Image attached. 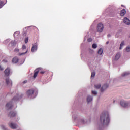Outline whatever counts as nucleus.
Instances as JSON below:
<instances>
[{"mask_svg": "<svg viewBox=\"0 0 130 130\" xmlns=\"http://www.w3.org/2000/svg\"><path fill=\"white\" fill-rule=\"evenodd\" d=\"M100 120L103 125H108L110 119L109 118V113L108 112H103L101 115Z\"/></svg>", "mask_w": 130, "mask_h": 130, "instance_id": "f257e3e1", "label": "nucleus"}, {"mask_svg": "<svg viewBox=\"0 0 130 130\" xmlns=\"http://www.w3.org/2000/svg\"><path fill=\"white\" fill-rule=\"evenodd\" d=\"M103 24H102L101 23H99L97 27V30L98 31H99L100 33H101L102 31H103L104 29Z\"/></svg>", "mask_w": 130, "mask_h": 130, "instance_id": "f03ea898", "label": "nucleus"}, {"mask_svg": "<svg viewBox=\"0 0 130 130\" xmlns=\"http://www.w3.org/2000/svg\"><path fill=\"white\" fill-rule=\"evenodd\" d=\"M120 105L122 106V107H127L128 105H129V103L128 102H125L122 100L120 102Z\"/></svg>", "mask_w": 130, "mask_h": 130, "instance_id": "7ed1b4c3", "label": "nucleus"}, {"mask_svg": "<svg viewBox=\"0 0 130 130\" xmlns=\"http://www.w3.org/2000/svg\"><path fill=\"white\" fill-rule=\"evenodd\" d=\"M16 115H17V113H16V112H14V111H11L8 114V116L10 118H12L13 117H15Z\"/></svg>", "mask_w": 130, "mask_h": 130, "instance_id": "20e7f679", "label": "nucleus"}, {"mask_svg": "<svg viewBox=\"0 0 130 130\" xmlns=\"http://www.w3.org/2000/svg\"><path fill=\"white\" fill-rule=\"evenodd\" d=\"M8 125L10 126V128H12V129H16V128L18 127V125L14 123H11L10 124H8Z\"/></svg>", "mask_w": 130, "mask_h": 130, "instance_id": "39448f33", "label": "nucleus"}, {"mask_svg": "<svg viewBox=\"0 0 130 130\" xmlns=\"http://www.w3.org/2000/svg\"><path fill=\"white\" fill-rule=\"evenodd\" d=\"M34 93V89H30L28 90L26 92V95L28 97H31L32 95Z\"/></svg>", "mask_w": 130, "mask_h": 130, "instance_id": "423d86ee", "label": "nucleus"}, {"mask_svg": "<svg viewBox=\"0 0 130 130\" xmlns=\"http://www.w3.org/2000/svg\"><path fill=\"white\" fill-rule=\"evenodd\" d=\"M6 83L7 86H12L13 85V82H12V80H10V78L8 77L5 79Z\"/></svg>", "mask_w": 130, "mask_h": 130, "instance_id": "0eeeda50", "label": "nucleus"}, {"mask_svg": "<svg viewBox=\"0 0 130 130\" xmlns=\"http://www.w3.org/2000/svg\"><path fill=\"white\" fill-rule=\"evenodd\" d=\"M40 71H41V68H39L36 69L35 73L34 74V78H35L37 77V75H38V73H39Z\"/></svg>", "mask_w": 130, "mask_h": 130, "instance_id": "6e6552de", "label": "nucleus"}, {"mask_svg": "<svg viewBox=\"0 0 130 130\" xmlns=\"http://www.w3.org/2000/svg\"><path fill=\"white\" fill-rule=\"evenodd\" d=\"M38 46V45H37V43H35L33 45L31 48L32 52H34V51H36V50H37Z\"/></svg>", "mask_w": 130, "mask_h": 130, "instance_id": "1a4fd4ad", "label": "nucleus"}, {"mask_svg": "<svg viewBox=\"0 0 130 130\" xmlns=\"http://www.w3.org/2000/svg\"><path fill=\"white\" fill-rule=\"evenodd\" d=\"M108 84H104L101 88V91L104 92V90H106L108 88Z\"/></svg>", "mask_w": 130, "mask_h": 130, "instance_id": "9d476101", "label": "nucleus"}, {"mask_svg": "<svg viewBox=\"0 0 130 130\" xmlns=\"http://www.w3.org/2000/svg\"><path fill=\"white\" fill-rule=\"evenodd\" d=\"M5 76L9 77L10 76V68L6 69L4 71Z\"/></svg>", "mask_w": 130, "mask_h": 130, "instance_id": "9b49d317", "label": "nucleus"}, {"mask_svg": "<svg viewBox=\"0 0 130 130\" xmlns=\"http://www.w3.org/2000/svg\"><path fill=\"white\" fill-rule=\"evenodd\" d=\"M6 107H8L9 109H11L13 107V103L12 102H9L6 105Z\"/></svg>", "mask_w": 130, "mask_h": 130, "instance_id": "f8f14e48", "label": "nucleus"}, {"mask_svg": "<svg viewBox=\"0 0 130 130\" xmlns=\"http://www.w3.org/2000/svg\"><path fill=\"white\" fill-rule=\"evenodd\" d=\"M124 23L126 24V25H130V20L128 18L125 17L124 18Z\"/></svg>", "mask_w": 130, "mask_h": 130, "instance_id": "ddd939ff", "label": "nucleus"}, {"mask_svg": "<svg viewBox=\"0 0 130 130\" xmlns=\"http://www.w3.org/2000/svg\"><path fill=\"white\" fill-rule=\"evenodd\" d=\"M12 62H13V63H17V62H19V58L17 57H15L12 59Z\"/></svg>", "mask_w": 130, "mask_h": 130, "instance_id": "4468645a", "label": "nucleus"}, {"mask_svg": "<svg viewBox=\"0 0 130 130\" xmlns=\"http://www.w3.org/2000/svg\"><path fill=\"white\" fill-rule=\"evenodd\" d=\"M120 58V53H117L115 56V60H118Z\"/></svg>", "mask_w": 130, "mask_h": 130, "instance_id": "2eb2a0df", "label": "nucleus"}, {"mask_svg": "<svg viewBox=\"0 0 130 130\" xmlns=\"http://www.w3.org/2000/svg\"><path fill=\"white\" fill-rule=\"evenodd\" d=\"M93 100V96H88L87 98V102H91Z\"/></svg>", "mask_w": 130, "mask_h": 130, "instance_id": "dca6fc26", "label": "nucleus"}, {"mask_svg": "<svg viewBox=\"0 0 130 130\" xmlns=\"http://www.w3.org/2000/svg\"><path fill=\"white\" fill-rule=\"evenodd\" d=\"M126 11L124 9L122 10L120 12V16L123 17L125 15Z\"/></svg>", "mask_w": 130, "mask_h": 130, "instance_id": "f3484780", "label": "nucleus"}, {"mask_svg": "<svg viewBox=\"0 0 130 130\" xmlns=\"http://www.w3.org/2000/svg\"><path fill=\"white\" fill-rule=\"evenodd\" d=\"M18 100H19V96H14L13 99H12V101H18Z\"/></svg>", "mask_w": 130, "mask_h": 130, "instance_id": "a211bd4d", "label": "nucleus"}, {"mask_svg": "<svg viewBox=\"0 0 130 130\" xmlns=\"http://www.w3.org/2000/svg\"><path fill=\"white\" fill-rule=\"evenodd\" d=\"M102 53H103V50L102 49V48H101L98 50V54H100V55H101Z\"/></svg>", "mask_w": 130, "mask_h": 130, "instance_id": "6ab92c4d", "label": "nucleus"}, {"mask_svg": "<svg viewBox=\"0 0 130 130\" xmlns=\"http://www.w3.org/2000/svg\"><path fill=\"white\" fill-rule=\"evenodd\" d=\"M94 87L95 89H100V88H101V84H96L94 85Z\"/></svg>", "mask_w": 130, "mask_h": 130, "instance_id": "aec40b11", "label": "nucleus"}, {"mask_svg": "<svg viewBox=\"0 0 130 130\" xmlns=\"http://www.w3.org/2000/svg\"><path fill=\"white\" fill-rule=\"evenodd\" d=\"M27 52H28V50H27L25 52L23 53H19L18 54L19 56H21L22 55H24V54H26V53H27Z\"/></svg>", "mask_w": 130, "mask_h": 130, "instance_id": "412c9836", "label": "nucleus"}, {"mask_svg": "<svg viewBox=\"0 0 130 130\" xmlns=\"http://www.w3.org/2000/svg\"><path fill=\"white\" fill-rule=\"evenodd\" d=\"M123 45H124V41H122L120 45V47H119V49H121L122 46H123Z\"/></svg>", "mask_w": 130, "mask_h": 130, "instance_id": "4be33fe9", "label": "nucleus"}, {"mask_svg": "<svg viewBox=\"0 0 130 130\" xmlns=\"http://www.w3.org/2000/svg\"><path fill=\"white\" fill-rule=\"evenodd\" d=\"M128 75H129V73L125 72L122 74V77H125V76H128Z\"/></svg>", "mask_w": 130, "mask_h": 130, "instance_id": "5701e85b", "label": "nucleus"}, {"mask_svg": "<svg viewBox=\"0 0 130 130\" xmlns=\"http://www.w3.org/2000/svg\"><path fill=\"white\" fill-rule=\"evenodd\" d=\"M97 44H93L92 45V48H93V49H96L97 48Z\"/></svg>", "mask_w": 130, "mask_h": 130, "instance_id": "b1692460", "label": "nucleus"}, {"mask_svg": "<svg viewBox=\"0 0 130 130\" xmlns=\"http://www.w3.org/2000/svg\"><path fill=\"white\" fill-rule=\"evenodd\" d=\"M126 51H127V52H129L130 51V46H128L126 48Z\"/></svg>", "mask_w": 130, "mask_h": 130, "instance_id": "393cba45", "label": "nucleus"}, {"mask_svg": "<svg viewBox=\"0 0 130 130\" xmlns=\"http://www.w3.org/2000/svg\"><path fill=\"white\" fill-rule=\"evenodd\" d=\"M4 6V2L3 1H0V8H2Z\"/></svg>", "mask_w": 130, "mask_h": 130, "instance_id": "a878e982", "label": "nucleus"}, {"mask_svg": "<svg viewBox=\"0 0 130 130\" xmlns=\"http://www.w3.org/2000/svg\"><path fill=\"white\" fill-rule=\"evenodd\" d=\"M22 48V50H24V49H26V48H27V47H26V45H23Z\"/></svg>", "mask_w": 130, "mask_h": 130, "instance_id": "bb28decb", "label": "nucleus"}, {"mask_svg": "<svg viewBox=\"0 0 130 130\" xmlns=\"http://www.w3.org/2000/svg\"><path fill=\"white\" fill-rule=\"evenodd\" d=\"M95 72H92L91 73V78H94V77H95Z\"/></svg>", "mask_w": 130, "mask_h": 130, "instance_id": "cd10ccee", "label": "nucleus"}, {"mask_svg": "<svg viewBox=\"0 0 130 130\" xmlns=\"http://www.w3.org/2000/svg\"><path fill=\"white\" fill-rule=\"evenodd\" d=\"M28 40H29V38H26L25 39V43H28Z\"/></svg>", "mask_w": 130, "mask_h": 130, "instance_id": "c85d7f7f", "label": "nucleus"}, {"mask_svg": "<svg viewBox=\"0 0 130 130\" xmlns=\"http://www.w3.org/2000/svg\"><path fill=\"white\" fill-rule=\"evenodd\" d=\"M19 51H20V50H19V49L18 48H16L14 49V52H19Z\"/></svg>", "mask_w": 130, "mask_h": 130, "instance_id": "c756f323", "label": "nucleus"}, {"mask_svg": "<svg viewBox=\"0 0 130 130\" xmlns=\"http://www.w3.org/2000/svg\"><path fill=\"white\" fill-rule=\"evenodd\" d=\"M92 93L93 95H97V91H92Z\"/></svg>", "mask_w": 130, "mask_h": 130, "instance_id": "7c9ffc66", "label": "nucleus"}, {"mask_svg": "<svg viewBox=\"0 0 130 130\" xmlns=\"http://www.w3.org/2000/svg\"><path fill=\"white\" fill-rule=\"evenodd\" d=\"M88 42H91L92 41V39L91 38H89L87 39Z\"/></svg>", "mask_w": 130, "mask_h": 130, "instance_id": "2f4dec72", "label": "nucleus"}, {"mask_svg": "<svg viewBox=\"0 0 130 130\" xmlns=\"http://www.w3.org/2000/svg\"><path fill=\"white\" fill-rule=\"evenodd\" d=\"M4 70V68H3V67H2L1 66H0V71H3Z\"/></svg>", "mask_w": 130, "mask_h": 130, "instance_id": "473e14b6", "label": "nucleus"}, {"mask_svg": "<svg viewBox=\"0 0 130 130\" xmlns=\"http://www.w3.org/2000/svg\"><path fill=\"white\" fill-rule=\"evenodd\" d=\"M1 127H2V128H3V129H4V130L7 129L5 127V126H2Z\"/></svg>", "mask_w": 130, "mask_h": 130, "instance_id": "72a5a7b5", "label": "nucleus"}, {"mask_svg": "<svg viewBox=\"0 0 130 130\" xmlns=\"http://www.w3.org/2000/svg\"><path fill=\"white\" fill-rule=\"evenodd\" d=\"M40 74H44V73H45V71H40Z\"/></svg>", "mask_w": 130, "mask_h": 130, "instance_id": "f704fd0d", "label": "nucleus"}, {"mask_svg": "<svg viewBox=\"0 0 130 130\" xmlns=\"http://www.w3.org/2000/svg\"><path fill=\"white\" fill-rule=\"evenodd\" d=\"M26 83H27V80H25V81L23 82V84H26Z\"/></svg>", "mask_w": 130, "mask_h": 130, "instance_id": "c9c22d12", "label": "nucleus"}, {"mask_svg": "<svg viewBox=\"0 0 130 130\" xmlns=\"http://www.w3.org/2000/svg\"><path fill=\"white\" fill-rule=\"evenodd\" d=\"M108 37H110V34L108 35Z\"/></svg>", "mask_w": 130, "mask_h": 130, "instance_id": "e433bc0d", "label": "nucleus"}, {"mask_svg": "<svg viewBox=\"0 0 130 130\" xmlns=\"http://www.w3.org/2000/svg\"><path fill=\"white\" fill-rule=\"evenodd\" d=\"M108 43H109V42L107 41V42H106V44H108Z\"/></svg>", "mask_w": 130, "mask_h": 130, "instance_id": "4c0bfd02", "label": "nucleus"}, {"mask_svg": "<svg viewBox=\"0 0 130 130\" xmlns=\"http://www.w3.org/2000/svg\"><path fill=\"white\" fill-rule=\"evenodd\" d=\"M11 43L13 44L14 43V41H12Z\"/></svg>", "mask_w": 130, "mask_h": 130, "instance_id": "58836bf2", "label": "nucleus"}, {"mask_svg": "<svg viewBox=\"0 0 130 130\" xmlns=\"http://www.w3.org/2000/svg\"><path fill=\"white\" fill-rule=\"evenodd\" d=\"M122 7H123V5H121Z\"/></svg>", "mask_w": 130, "mask_h": 130, "instance_id": "ea45409f", "label": "nucleus"}]
</instances>
